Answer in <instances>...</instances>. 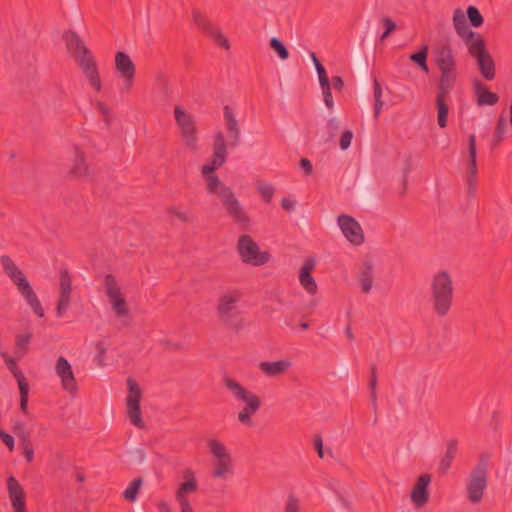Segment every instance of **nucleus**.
<instances>
[{
	"label": "nucleus",
	"mask_w": 512,
	"mask_h": 512,
	"mask_svg": "<svg viewBox=\"0 0 512 512\" xmlns=\"http://www.w3.org/2000/svg\"><path fill=\"white\" fill-rule=\"evenodd\" d=\"M19 392H20V410L28 414V394H29V384L28 382H20Z\"/></svg>",
	"instance_id": "43"
},
{
	"label": "nucleus",
	"mask_w": 512,
	"mask_h": 512,
	"mask_svg": "<svg viewBox=\"0 0 512 512\" xmlns=\"http://www.w3.org/2000/svg\"><path fill=\"white\" fill-rule=\"evenodd\" d=\"M128 396L126 398L127 415L130 422L137 428H144L145 424L142 419V412L140 408V400L142 392L139 384L132 378L127 379Z\"/></svg>",
	"instance_id": "10"
},
{
	"label": "nucleus",
	"mask_w": 512,
	"mask_h": 512,
	"mask_svg": "<svg viewBox=\"0 0 512 512\" xmlns=\"http://www.w3.org/2000/svg\"><path fill=\"white\" fill-rule=\"evenodd\" d=\"M315 267V260L313 258H307L301 267L299 280L303 288L311 295L316 294L317 284L313 278L311 272Z\"/></svg>",
	"instance_id": "23"
},
{
	"label": "nucleus",
	"mask_w": 512,
	"mask_h": 512,
	"mask_svg": "<svg viewBox=\"0 0 512 512\" xmlns=\"http://www.w3.org/2000/svg\"><path fill=\"white\" fill-rule=\"evenodd\" d=\"M168 213L176 217L181 222L185 223L192 221V217H190L186 212L181 211L179 208L175 206L168 208Z\"/></svg>",
	"instance_id": "49"
},
{
	"label": "nucleus",
	"mask_w": 512,
	"mask_h": 512,
	"mask_svg": "<svg viewBox=\"0 0 512 512\" xmlns=\"http://www.w3.org/2000/svg\"><path fill=\"white\" fill-rule=\"evenodd\" d=\"M181 507V512H193V508L187 498H176Z\"/></svg>",
	"instance_id": "61"
},
{
	"label": "nucleus",
	"mask_w": 512,
	"mask_h": 512,
	"mask_svg": "<svg viewBox=\"0 0 512 512\" xmlns=\"http://www.w3.org/2000/svg\"><path fill=\"white\" fill-rule=\"evenodd\" d=\"M352 139H353V132L351 130H345L340 137V141H339L340 148L342 150H347L351 145Z\"/></svg>",
	"instance_id": "50"
},
{
	"label": "nucleus",
	"mask_w": 512,
	"mask_h": 512,
	"mask_svg": "<svg viewBox=\"0 0 512 512\" xmlns=\"http://www.w3.org/2000/svg\"><path fill=\"white\" fill-rule=\"evenodd\" d=\"M71 290L72 277L67 268H62L60 270L59 299L56 308L58 317H62L70 305Z\"/></svg>",
	"instance_id": "17"
},
{
	"label": "nucleus",
	"mask_w": 512,
	"mask_h": 512,
	"mask_svg": "<svg viewBox=\"0 0 512 512\" xmlns=\"http://www.w3.org/2000/svg\"><path fill=\"white\" fill-rule=\"evenodd\" d=\"M507 132V121L502 115L499 116L496 128L491 140V149H495L503 141L504 135Z\"/></svg>",
	"instance_id": "34"
},
{
	"label": "nucleus",
	"mask_w": 512,
	"mask_h": 512,
	"mask_svg": "<svg viewBox=\"0 0 512 512\" xmlns=\"http://www.w3.org/2000/svg\"><path fill=\"white\" fill-rule=\"evenodd\" d=\"M225 385L236 399L246 403L245 407L238 413V420L243 425L251 426V416L255 414L261 406L260 398L232 378H226Z\"/></svg>",
	"instance_id": "5"
},
{
	"label": "nucleus",
	"mask_w": 512,
	"mask_h": 512,
	"mask_svg": "<svg viewBox=\"0 0 512 512\" xmlns=\"http://www.w3.org/2000/svg\"><path fill=\"white\" fill-rule=\"evenodd\" d=\"M0 439L8 447L10 451L14 448V438L9 433L5 432L0 428Z\"/></svg>",
	"instance_id": "55"
},
{
	"label": "nucleus",
	"mask_w": 512,
	"mask_h": 512,
	"mask_svg": "<svg viewBox=\"0 0 512 512\" xmlns=\"http://www.w3.org/2000/svg\"><path fill=\"white\" fill-rule=\"evenodd\" d=\"M13 433L20 439V443L30 441V432L27 431L23 422L17 421L12 427Z\"/></svg>",
	"instance_id": "44"
},
{
	"label": "nucleus",
	"mask_w": 512,
	"mask_h": 512,
	"mask_svg": "<svg viewBox=\"0 0 512 512\" xmlns=\"http://www.w3.org/2000/svg\"><path fill=\"white\" fill-rule=\"evenodd\" d=\"M55 371L61 379V384L64 390L68 392H74L77 390L76 379L74 377L72 367L65 357L60 356L57 359Z\"/></svg>",
	"instance_id": "21"
},
{
	"label": "nucleus",
	"mask_w": 512,
	"mask_h": 512,
	"mask_svg": "<svg viewBox=\"0 0 512 512\" xmlns=\"http://www.w3.org/2000/svg\"><path fill=\"white\" fill-rule=\"evenodd\" d=\"M19 293L24 297V299H27L34 293V290L29 283L27 285H22V287L19 289Z\"/></svg>",
	"instance_id": "62"
},
{
	"label": "nucleus",
	"mask_w": 512,
	"mask_h": 512,
	"mask_svg": "<svg viewBox=\"0 0 512 512\" xmlns=\"http://www.w3.org/2000/svg\"><path fill=\"white\" fill-rule=\"evenodd\" d=\"M488 460L481 456L476 466L470 473L469 480L466 485L467 499L473 503H479L487 488Z\"/></svg>",
	"instance_id": "7"
},
{
	"label": "nucleus",
	"mask_w": 512,
	"mask_h": 512,
	"mask_svg": "<svg viewBox=\"0 0 512 512\" xmlns=\"http://www.w3.org/2000/svg\"><path fill=\"white\" fill-rule=\"evenodd\" d=\"M458 452V441L456 439H450L446 444V451L443 457L440 460L438 466V473L441 476H444L448 473L453 460L456 457Z\"/></svg>",
	"instance_id": "26"
},
{
	"label": "nucleus",
	"mask_w": 512,
	"mask_h": 512,
	"mask_svg": "<svg viewBox=\"0 0 512 512\" xmlns=\"http://www.w3.org/2000/svg\"><path fill=\"white\" fill-rule=\"evenodd\" d=\"M7 489L14 512H27L25 492L15 477L8 478Z\"/></svg>",
	"instance_id": "22"
},
{
	"label": "nucleus",
	"mask_w": 512,
	"mask_h": 512,
	"mask_svg": "<svg viewBox=\"0 0 512 512\" xmlns=\"http://www.w3.org/2000/svg\"><path fill=\"white\" fill-rule=\"evenodd\" d=\"M377 366L376 364H371L370 366V379H369V390H376L377 389Z\"/></svg>",
	"instance_id": "54"
},
{
	"label": "nucleus",
	"mask_w": 512,
	"mask_h": 512,
	"mask_svg": "<svg viewBox=\"0 0 512 512\" xmlns=\"http://www.w3.org/2000/svg\"><path fill=\"white\" fill-rule=\"evenodd\" d=\"M434 61L440 71L437 85L455 86L457 80L456 59L450 44L445 43L435 47Z\"/></svg>",
	"instance_id": "6"
},
{
	"label": "nucleus",
	"mask_w": 512,
	"mask_h": 512,
	"mask_svg": "<svg viewBox=\"0 0 512 512\" xmlns=\"http://www.w3.org/2000/svg\"><path fill=\"white\" fill-rule=\"evenodd\" d=\"M431 301L433 310L439 317L448 315L453 300V282L447 271H440L431 282Z\"/></svg>",
	"instance_id": "3"
},
{
	"label": "nucleus",
	"mask_w": 512,
	"mask_h": 512,
	"mask_svg": "<svg viewBox=\"0 0 512 512\" xmlns=\"http://www.w3.org/2000/svg\"><path fill=\"white\" fill-rule=\"evenodd\" d=\"M373 90H374V117L375 119H378L380 111L383 107V102L381 100L382 97V88L380 83L377 81V79H374L373 83Z\"/></svg>",
	"instance_id": "42"
},
{
	"label": "nucleus",
	"mask_w": 512,
	"mask_h": 512,
	"mask_svg": "<svg viewBox=\"0 0 512 512\" xmlns=\"http://www.w3.org/2000/svg\"><path fill=\"white\" fill-rule=\"evenodd\" d=\"M226 141L222 132H218L213 144V157L210 163L202 166V174H214L226 161Z\"/></svg>",
	"instance_id": "16"
},
{
	"label": "nucleus",
	"mask_w": 512,
	"mask_h": 512,
	"mask_svg": "<svg viewBox=\"0 0 512 512\" xmlns=\"http://www.w3.org/2000/svg\"><path fill=\"white\" fill-rule=\"evenodd\" d=\"M1 263L3 265L5 273L10 277L15 273L19 272L20 269L16 266V264L11 260V258L7 255H3L1 257Z\"/></svg>",
	"instance_id": "46"
},
{
	"label": "nucleus",
	"mask_w": 512,
	"mask_h": 512,
	"mask_svg": "<svg viewBox=\"0 0 512 512\" xmlns=\"http://www.w3.org/2000/svg\"><path fill=\"white\" fill-rule=\"evenodd\" d=\"M192 19L194 24L207 36L213 39V41L221 48L229 49L230 44L227 38L221 33L220 30L216 29L213 24L209 21L204 13L198 9H193Z\"/></svg>",
	"instance_id": "13"
},
{
	"label": "nucleus",
	"mask_w": 512,
	"mask_h": 512,
	"mask_svg": "<svg viewBox=\"0 0 512 512\" xmlns=\"http://www.w3.org/2000/svg\"><path fill=\"white\" fill-rule=\"evenodd\" d=\"M285 512H299V501L296 497L290 496L288 498Z\"/></svg>",
	"instance_id": "56"
},
{
	"label": "nucleus",
	"mask_w": 512,
	"mask_h": 512,
	"mask_svg": "<svg viewBox=\"0 0 512 512\" xmlns=\"http://www.w3.org/2000/svg\"><path fill=\"white\" fill-rule=\"evenodd\" d=\"M475 60L481 76L487 81H492L496 76V68L489 51L476 57Z\"/></svg>",
	"instance_id": "28"
},
{
	"label": "nucleus",
	"mask_w": 512,
	"mask_h": 512,
	"mask_svg": "<svg viewBox=\"0 0 512 512\" xmlns=\"http://www.w3.org/2000/svg\"><path fill=\"white\" fill-rule=\"evenodd\" d=\"M237 251L241 260L252 266H262L270 260V254L266 251H260L257 243L248 234L239 237Z\"/></svg>",
	"instance_id": "8"
},
{
	"label": "nucleus",
	"mask_w": 512,
	"mask_h": 512,
	"mask_svg": "<svg viewBox=\"0 0 512 512\" xmlns=\"http://www.w3.org/2000/svg\"><path fill=\"white\" fill-rule=\"evenodd\" d=\"M63 39L66 43L68 52L73 58L83 54L85 50H89L80 36L72 30L65 32L63 34Z\"/></svg>",
	"instance_id": "27"
},
{
	"label": "nucleus",
	"mask_w": 512,
	"mask_h": 512,
	"mask_svg": "<svg viewBox=\"0 0 512 512\" xmlns=\"http://www.w3.org/2000/svg\"><path fill=\"white\" fill-rule=\"evenodd\" d=\"M32 338V332L27 331L23 334H17L15 337V355L17 359H22L29 349V343Z\"/></svg>",
	"instance_id": "32"
},
{
	"label": "nucleus",
	"mask_w": 512,
	"mask_h": 512,
	"mask_svg": "<svg viewBox=\"0 0 512 512\" xmlns=\"http://www.w3.org/2000/svg\"><path fill=\"white\" fill-rule=\"evenodd\" d=\"M300 168L303 170L305 176H309L313 172V166L309 159L301 158L299 162Z\"/></svg>",
	"instance_id": "57"
},
{
	"label": "nucleus",
	"mask_w": 512,
	"mask_h": 512,
	"mask_svg": "<svg viewBox=\"0 0 512 512\" xmlns=\"http://www.w3.org/2000/svg\"><path fill=\"white\" fill-rule=\"evenodd\" d=\"M78 67L87 78L89 84L95 91L101 90L102 84L99 76L96 60L90 50H85L83 54L74 58Z\"/></svg>",
	"instance_id": "11"
},
{
	"label": "nucleus",
	"mask_w": 512,
	"mask_h": 512,
	"mask_svg": "<svg viewBox=\"0 0 512 512\" xmlns=\"http://www.w3.org/2000/svg\"><path fill=\"white\" fill-rule=\"evenodd\" d=\"M382 21L386 31L392 33L396 29V23L389 17H383Z\"/></svg>",
	"instance_id": "63"
},
{
	"label": "nucleus",
	"mask_w": 512,
	"mask_h": 512,
	"mask_svg": "<svg viewBox=\"0 0 512 512\" xmlns=\"http://www.w3.org/2000/svg\"><path fill=\"white\" fill-rule=\"evenodd\" d=\"M95 348L97 351V355L95 356V361L99 366L104 365V357L107 351L106 343L103 340H99L95 344Z\"/></svg>",
	"instance_id": "48"
},
{
	"label": "nucleus",
	"mask_w": 512,
	"mask_h": 512,
	"mask_svg": "<svg viewBox=\"0 0 512 512\" xmlns=\"http://www.w3.org/2000/svg\"><path fill=\"white\" fill-rule=\"evenodd\" d=\"M338 225L344 236L352 244L358 246L364 242V234L360 224L351 216L340 215Z\"/></svg>",
	"instance_id": "19"
},
{
	"label": "nucleus",
	"mask_w": 512,
	"mask_h": 512,
	"mask_svg": "<svg viewBox=\"0 0 512 512\" xmlns=\"http://www.w3.org/2000/svg\"><path fill=\"white\" fill-rule=\"evenodd\" d=\"M211 454L216 458L212 476L214 478H225L233 474V463L230 453L227 452L225 445L216 440L210 439L207 442Z\"/></svg>",
	"instance_id": "9"
},
{
	"label": "nucleus",
	"mask_w": 512,
	"mask_h": 512,
	"mask_svg": "<svg viewBox=\"0 0 512 512\" xmlns=\"http://www.w3.org/2000/svg\"><path fill=\"white\" fill-rule=\"evenodd\" d=\"M290 367L291 362L288 360H278L274 362L264 361L259 364L260 370L271 377L284 374Z\"/></svg>",
	"instance_id": "30"
},
{
	"label": "nucleus",
	"mask_w": 512,
	"mask_h": 512,
	"mask_svg": "<svg viewBox=\"0 0 512 512\" xmlns=\"http://www.w3.org/2000/svg\"><path fill=\"white\" fill-rule=\"evenodd\" d=\"M332 86L335 90L341 91L344 87V81L340 76L332 77Z\"/></svg>",
	"instance_id": "64"
},
{
	"label": "nucleus",
	"mask_w": 512,
	"mask_h": 512,
	"mask_svg": "<svg viewBox=\"0 0 512 512\" xmlns=\"http://www.w3.org/2000/svg\"><path fill=\"white\" fill-rule=\"evenodd\" d=\"M1 356L4 359L5 365L8 368V370L16 378L18 386H20V382H22V381L27 382L23 373L19 370V368L17 366V360H18L17 357L12 358L8 355L7 352H4V351L1 352Z\"/></svg>",
	"instance_id": "35"
},
{
	"label": "nucleus",
	"mask_w": 512,
	"mask_h": 512,
	"mask_svg": "<svg viewBox=\"0 0 512 512\" xmlns=\"http://www.w3.org/2000/svg\"><path fill=\"white\" fill-rule=\"evenodd\" d=\"M467 152H468V160H467L466 183L468 186V193L473 195L475 193V188L477 185V174H478L477 147H476L475 134H471L468 137Z\"/></svg>",
	"instance_id": "15"
},
{
	"label": "nucleus",
	"mask_w": 512,
	"mask_h": 512,
	"mask_svg": "<svg viewBox=\"0 0 512 512\" xmlns=\"http://www.w3.org/2000/svg\"><path fill=\"white\" fill-rule=\"evenodd\" d=\"M473 89L477 97L478 106H493L498 103L499 96L496 93L490 91L487 85L480 80H475L473 82Z\"/></svg>",
	"instance_id": "24"
},
{
	"label": "nucleus",
	"mask_w": 512,
	"mask_h": 512,
	"mask_svg": "<svg viewBox=\"0 0 512 512\" xmlns=\"http://www.w3.org/2000/svg\"><path fill=\"white\" fill-rule=\"evenodd\" d=\"M454 86L437 85L435 105L437 109V123L440 128L447 127L449 107L447 101Z\"/></svg>",
	"instance_id": "18"
},
{
	"label": "nucleus",
	"mask_w": 512,
	"mask_h": 512,
	"mask_svg": "<svg viewBox=\"0 0 512 512\" xmlns=\"http://www.w3.org/2000/svg\"><path fill=\"white\" fill-rule=\"evenodd\" d=\"M183 478L184 482L179 485L176 491V498H187V494L194 493L198 489V483L192 469H185L183 471Z\"/></svg>",
	"instance_id": "29"
},
{
	"label": "nucleus",
	"mask_w": 512,
	"mask_h": 512,
	"mask_svg": "<svg viewBox=\"0 0 512 512\" xmlns=\"http://www.w3.org/2000/svg\"><path fill=\"white\" fill-rule=\"evenodd\" d=\"M115 70L120 78L124 80V88L122 91H129L134 83L136 67L128 54L122 51L116 53Z\"/></svg>",
	"instance_id": "14"
},
{
	"label": "nucleus",
	"mask_w": 512,
	"mask_h": 512,
	"mask_svg": "<svg viewBox=\"0 0 512 512\" xmlns=\"http://www.w3.org/2000/svg\"><path fill=\"white\" fill-rule=\"evenodd\" d=\"M319 83L321 87L330 86V81L326 72V69L324 67H321L319 71H317Z\"/></svg>",
	"instance_id": "58"
},
{
	"label": "nucleus",
	"mask_w": 512,
	"mask_h": 512,
	"mask_svg": "<svg viewBox=\"0 0 512 512\" xmlns=\"http://www.w3.org/2000/svg\"><path fill=\"white\" fill-rule=\"evenodd\" d=\"M174 116L176 123L180 127L182 137L185 144L192 148H196L197 137H196V126L193 117L185 112L180 106L174 108Z\"/></svg>",
	"instance_id": "12"
},
{
	"label": "nucleus",
	"mask_w": 512,
	"mask_h": 512,
	"mask_svg": "<svg viewBox=\"0 0 512 512\" xmlns=\"http://www.w3.org/2000/svg\"><path fill=\"white\" fill-rule=\"evenodd\" d=\"M110 303L112 305V309L118 317L127 316L129 313V308L126 300L122 297V295L110 299Z\"/></svg>",
	"instance_id": "40"
},
{
	"label": "nucleus",
	"mask_w": 512,
	"mask_h": 512,
	"mask_svg": "<svg viewBox=\"0 0 512 512\" xmlns=\"http://www.w3.org/2000/svg\"><path fill=\"white\" fill-rule=\"evenodd\" d=\"M358 280L364 293H369L373 285V264L370 260H365L360 269Z\"/></svg>",
	"instance_id": "31"
},
{
	"label": "nucleus",
	"mask_w": 512,
	"mask_h": 512,
	"mask_svg": "<svg viewBox=\"0 0 512 512\" xmlns=\"http://www.w3.org/2000/svg\"><path fill=\"white\" fill-rule=\"evenodd\" d=\"M431 482L430 474H422L417 479L411 491V501L416 508H422L429 501V484Z\"/></svg>",
	"instance_id": "20"
},
{
	"label": "nucleus",
	"mask_w": 512,
	"mask_h": 512,
	"mask_svg": "<svg viewBox=\"0 0 512 512\" xmlns=\"http://www.w3.org/2000/svg\"><path fill=\"white\" fill-rule=\"evenodd\" d=\"M10 279L17 286L18 290L20 289V287H22V285L29 284L26 276L24 275V273L21 270L19 272L15 273L14 275H11Z\"/></svg>",
	"instance_id": "52"
},
{
	"label": "nucleus",
	"mask_w": 512,
	"mask_h": 512,
	"mask_svg": "<svg viewBox=\"0 0 512 512\" xmlns=\"http://www.w3.org/2000/svg\"><path fill=\"white\" fill-rule=\"evenodd\" d=\"M71 173L76 177L90 175L88 166L85 163L84 153L81 152L78 147L75 148V161L71 168Z\"/></svg>",
	"instance_id": "33"
},
{
	"label": "nucleus",
	"mask_w": 512,
	"mask_h": 512,
	"mask_svg": "<svg viewBox=\"0 0 512 512\" xmlns=\"http://www.w3.org/2000/svg\"><path fill=\"white\" fill-rule=\"evenodd\" d=\"M207 181L208 193L216 194L227 215L237 224L241 230L248 231L251 225V219L245 209L235 196L232 189L221 183L215 174L204 175Z\"/></svg>",
	"instance_id": "1"
},
{
	"label": "nucleus",
	"mask_w": 512,
	"mask_h": 512,
	"mask_svg": "<svg viewBox=\"0 0 512 512\" xmlns=\"http://www.w3.org/2000/svg\"><path fill=\"white\" fill-rule=\"evenodd\" d=\"M258 191L261 194L262 199L266 203H270L273 195H274V188L266 183H261L258 185Z\"/></svg>",
	"instance_id": "47"
},
{
	"label": "nucleus",
	"mask_w": 512,
	"mask_h": 512,
	"mask_svg": "<svg viewBox=\"0 0 512 512\" xmlns=\"http://www.w3.org/2000/svg\"><path fill=\"white\" fill-rule=\"evenodd\" d=\"M429 47L428 45H423L421 49L415 53L410 55V60L415 63L423 72L428 73L429 67L427 65V57H428Z\"/></svg>",
	"instance_id": "36"
},
{
	"label": "nucleus",
	"mask_w": 512,
	"mask_h": 512,
	"mask_svg": "<svg viewBox=\"0 0 512 512\" xmlns=\"http://www.w3.org/2000/svg\"><path fill=\"white\" fill-rule=\"evenodd\" d=\"M327 129L331 136H334L339 129V122L335 118H331L327 122Z\"/></svg>",
	"instance_id": "60"
},
{
	"label": "nucleus",
	"mask_w": 512,
	"mask_h": 512,
	"mask_svg": "<svg viewBox=\"0 0 512 512\" xmlns=\"http://www.w3.org/2000/svg\"><path fill=\"white\" fill-rule=\"evenodd\" d=\"M453 25L457 35L463 39L469 54L474 59L488 52L484 39L479 33L468 27L465 15L460 8L454 11Z\"/></svg>",
	"instance_id": "4"
},
{
	"label": "nucleus",
	"mask_w": 512,
	"mask_h": 512,
	"mask_svg": "<svg viewBox=\"0 0 512 512\" xmlns=\"http://www.w3.org/2000/svg\"><path fill=\"white\" fill-rule=\"evenodd\" d=\"M21 446L23 448L24 457L26 458L27 462L31 463L34 460V449L31 441L21 443Z\"/></svg>",
	"instance_id": "53"
},
{
	"label": "nucleus",
	"mask_w": 512,
	"mask_h": 512,
	"mask_svg": "<svg viewBox=\"0 0 512 512\" xmlns=\"http://www.w3.org/2000/svg\"><path fill=\"white\" fill-rule=\"evenodd\" d=\"M322 93H323V99L325 102V105L329 110H332L334 107L332 92H331V85L326 87H321Z\"/></svg>",
	"instance_id": "51"
},
{
	"label": "nucleus",
	"mask_w": 512,
	"mask_h": 512,
	"mask_svg": "<svg viewBox=\"0 0 512 512\" xmlns=\"http://www.w3.org/2000/svg\"><path fill=\"white\" fill-rule=\"evenodd\" d=\"M226 130L231 139L230 145L237 147L240 142V129L231 106L226 105L223 109Z\"/></svg>",
	"instance_id": "25"
},
{
	"label": "nucleus",
	"mask_w": 512,
	"mask_h": 512,
	"mask_svg": "<svg viewBox=\"0 0 512 512\" xmlns=\"http://www.w3.org/2000/svg\"><path fill=\"white\" fill-rule=\"evenodd\" d=\"M27 304L31 307V309L33 310V312L39 317V318H42L44 317L45 313H44V309L42 308V305L36 295V293L34 292L30 297H28L27 299H25Z\"/></svg>",
	"instance_id": "45"
},
{
	"label": "nucleus",
	"mask_w": 512,
	"mask_h": 512,
	"mask_svg": "<svg viewBox=\"0 0 512 512\" xmlns=\"http://www.w3.org/2000/svg\"><path fill=\"white\" fill-rule=\"evenodd\" d=\"M314 448L320 458L324 457V450H323V440L320 435H315L314 437Z\"/></svg>",
	"instance_id": "59"
},
{
	"label": "nucleus",
	"mask_w": 512,
	"mask_h": 512,
	"mask_svg": "<svg viewBox=\"0 0 512 512\" xmlns=\"http://www.w3.org/2000/svg\"><path fill=\"white\" fill-rule=\"evenodd\" d=\"M142 483V478H135L124 490L123 497L129 502H134L137 499Z\"/></svg>",
	"instance_id": "38"
},
{
	"label": "nucleus",
	"mask_w": 512,
	"mask_h": 512,
	"mask_svg": "<svg viewBox=\"0 0 512 512\" xmlns=\"http://www.w3.org/2000/svg\"><path fill=\"white\" fill-rule=\"evenodd\" d=\"M269 45L281 60H286L289 58V51L287 47L278 37H272L269 41Z\"/></svg>",
	"instance_id": "39"
},
{
	"label": "nucleus",
	"mask_w": 512,
	"mask_h": 512,
	"mask_svg": "<svg viewBox=\"0 0 512 512\" xmlns=\"http://www.w3.org/2000/svg\"><path fill=\"white\" fill-rule=\"evenodd\" d=\"M104 283H105V293H106L107 297L109 298V300L122 295L120 287L117 283L116 277L113 274H107L105 276Z\"/></svg>",
	"instance_id": "37"
},
{
	"label": "nucleus",
	"mask_w": 512,
	"mask_h": 512,
	"mask_svg": "<svg viewBox=\"0 0 512 512\" xmlns=\"http://www.w3.org/2000/svg\"><path fill=\"white\" fill-rule=\"evenodd\" d=\"M242 293L237 289H230L221 294L216 305V312L220 322L227 328L238 332L244 326V318L239 303Z\"/></svg>",
	"instance_id": "2"
},
{
	"label": "nucleus",
	"mask_w": 512,
	"mask_h": 512,
	"mask_svg": "<svg viewBox=\"0 0 512 512\" xmlns=\"http://www.w3.org/2000/svg\"><path fill=\"white\" fill-rule=\"evenodd\" d=\"M466 14H467L469 23L472 27L478 28L483 24L484 18L476 6H472V5L468 6L467 10H466Z\"/></svg>",
	"instance_id": "41"
}]
</instances>
